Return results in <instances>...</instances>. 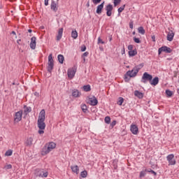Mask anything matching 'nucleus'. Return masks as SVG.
<instances>
[{
	"instance_id": "obj_1",
	"label": "nucleus",
	"mask_w": 179,
	"mask_h": 179,
	"mask_svg": "<svg viewBox=\"0 0 179 179\" xmlns=\"http://www.w3.org/2000/svg\"><path fill=\"white\" fill-rule=\"evenodd\" d=\"M45 110L44 109L41 110L39 113L38 118V128L39 129H45Z\"/></svg>"
},
{
	"instance_id": "obj_2",
	"label": "nucleus",
	"mask_w": 179,
	"mask_h": 179,
	"mask_svg": "<svg viewBox=\"0 0 179 179\" xmlns=\"http://www.w3.org/2000/svg\"><path fill=\"white\" fill-rule=\"evenodd\" d=\"M56 146H57V144H55V143L54 142H50L48 143V145L43 146L41 150L42 156H45V155H48L50 152L53 150V149H55Z\"/></svg>"
},
{
	"instance_id": "obj_3",
	"label": "nucleus",
	"mask_w": 179,
	"mask_h": 179,
	"mask_svg": "<svg viewBox=\"0 0 179 179\" xmlns=\"http://www.w3.org/2000/svg\"><path fill=\"white\" fill-rule=\"evenodd\" d=\"M34 175L36 177H42L43 178H47L48 177V171H45L44 169H36L34 171Z\"/></svg>"
},
{
	"instance_id": "obj_4",
	"label": "nucleus",
	"mask_w": 179,
	"mask_h": 179,
	"mask_svg": "<svg viewBox=\"0 0 179 179\" xmlns=\"http://www.w3.org/2000/svg\"><path fill=\"white\" fill-rule=\"evenodd\" d=\"M52 69H54V59H52V54H50L48 60V72H50V73H51V72H52Z\"/></svg>"
},
{
	"instance_id": "obj_5",
	"label": "nucleus",
	"mask_w": 179,
	"mask_h": 179,
	"mask_svg": "<svg viewBox=\"0 0 179 179\" xmlns=\"http://www.w3.org/2000/svg\"><path fill=\"white\" fill-rule=\"evenodd\" d=\"M152 79H153V76L149 74L148 72H145L141 78V83L146 84L148 82L150 83Z\"/></svg>"
},
{
	"instance_id": "obj_6",
	"label": "nucleus",
	"mask_w": 179,
	"mask_h": 179,
	"mask_svg": "<svg viewBox=\"0 0 179 179\" xmlns=\"http://www.w3.org/2000/svg\"><path fill=\"white\" fill-rule=\"evenodd\" d=\"M162 52H166V54H171L173 52V50L167 46H162L159 48L158 54L160 55Z\"/></svg>"
},
{
	"instance_id": "obj_7",
	"label": "nucleus",
	"mask_w": 179,
	"mask_h": 179,
	"mask_svg": "<svg viewBox=\"0 0 179 179\" xmlns=\"http://www.w3.org/2000/svg\"><path fill=\"white\" fill-rule=\"evenodd\" d=\"M134 73H135V71H134V69L131 71H128L124 75L125 82H129V80L131 79V78H135V76H134Z\"/></svg>"
},
{
	"instance_id": "obj_8",
	"label": "nucleus",
	"mask_w": 179,
	"mask_h": 179,
	"mask_svg": "<svg viewBox=\"0 0 179 179\" xmlns=\"http://www.w3.org/2000/svg\"><path fill=\"white\" fill-rule=\"evenodd\" d=\"M23 115V110H19L18 112L15 113L14 116V121L15 122H19L22 121V116Z\"/></svg>"
},
{
	"instance_id": "obj_9",
	"label": "nucleus",
	"mask_w": 179,
	"mask_h": 179,
	"mask_svg": "<svg viewBox=\"0 0 179 179\" xmlns=\"http://www.w3.org/2000/svg\"><path fill=\"white\" fill-rule=\"evenodd\" d=\"M113 9H114L113 4L109 3L106 6L105 10H106V16H111L113 15Z\"/></svg>"
},
{
	"instance_id": "obj_10",
	"label": "nucleus",
	"mask_w": 179,
	"mask_h": 179,
	"mask_svg": "<svg viewBox=\"0 0 179 179\" xmlns=\"http://www.w3.org/2000/svg\"><path fill=\"white\" fill-rule=\"evenodd\" d=\"M166 159L170 166H174L176 164V159H174V155L170 154L166 157Z\"/></svg>"
},
{
	"instance_id": "obj_11",
	"label": "nucleus",
	"mask_w": 179,
	"mask_h": 179,
	"mask_svg": "<svg viewBox=\"0 0 179 179\" xmlns=\"http://www.w3.org/2000/svg\"><path fill=\"white\" fill-rule=\"evenodd\" d=\"M76 73V69H69L67 71V75L69 78V79H73L75 77V75Z\"/></svg>"
},
{
	"instance_id": "obj_12",
	"label": "nucleus",
	"mask_w": 179,
	"mask_h": 179,
	"mask_svg": "<svg viewBox=\"0 0 179 179\" xmlns=\"http://www.w3.org/2000/svg\"><path fill=\"white\" fill-rule=\"evenodd\" d=\"M50 9L53 10V12H57V10H58V2L52 0L50 4Z\"/></svg>"
},
{
	"instance_id": "obj_13",
	"label": "nucleus",
	"mask_w": 179,
	"mask_h": 179,
	"mask_svg": "<svg viewBox=\"0 0 179 179\" xmlns=\"http://www.w3.org/2000/svg\"><path fill=\"white\" fill-rule=\"evenodd\" d=\"M142 68H143V64H138L133 68V71H134L133 76H136V75H138V72H139Z\"/></svg>"
},
{
	"instance_id": "obj_14",
	"label": "nucleus",
	"mask_w": 179,
	"mask_h": 179,
	"mask_svg": "<svg viewBox=\"0 0 179 179\" xmlns=\"http://www.w3.org/2000/svg\"><path fill=\"white\" fill-rule=\"evenodd\" d=\"M37 40V38H36V36H33L31 38V43H30V48L31 50H36V41Z\"/></svg>"
},
{
	"instance_id": "obj_15",
	"label": "nucleus",
	"mask_w": 179,
	"mask_h": 179,
	"mask_svg": "<svg viewBox=\"0 0 179 179\" xmlns=\"http://www.w3.org/2000/svg\"><path fill=\"white\" fill-rule=\"evenodd\" d=\"M90 100V104L91 106H97L99 101L97 100V98L96 96H92L89 99Z\"/></svg>"
},
{
	"instance_id": "obj_16",
	"label": "nucleus",
	"mask_w": 179,
	"mask_h": 179,
	"mask_svg": "<svg viewBox=\"0 0 179 179\" xmlns=\"http://www.w3.org/2000/svg\"><path fill=\"white\" fill-rule=\"evenodd\" d=\"M130 131L133 135H138V126L136 124H131Z\"/></svg>"
},
{
	"instance_id": "obj_17",
	"label": "nucleus",
	"mask_w": 179,
	"mask_h": 179,
	"mask_svg": "<svg viewBox=\"0 0 179 179\" xmlns=\"http://www.w3.org/2000/svg\"><path fill=\"white\" fill-rule=\"evenodd\" d=\"M103 8H104V1L102 2L101 4L97 6L96 13L97 15H101V12L103 10Z\"/></svg>"
},
{
	"instance_id": "obj_18",
	"label": "nucleus",
	"mask_w": 179,
	"mask_h": 179,
	"mask_svg": "<svg viewBox=\"0 0 179 179\" xmlns=\"http://www.w3.org/2000/svg\"><path fill=\"white\" fill-rule=\"evenodd\" d=\"M159 83V77H155L150 81V85L156 86Z\"/></svg>"
},
{
	"instance_id": "obj_19",
	"label": "nucleus",
	"mask_w": 179,
	"mask_h": 179,
	"mask_svg": "<svg viewBox=\"0 0 179 179\" xmlns=\"http://www.w3.org/2000/svg\"><path fill=\"white\" fill-rule=\"evenodd\" d=\"M62 33H64V28H60L58 31V34L57 36V41H59L62 38Z\"/></svg>"
},
{
	"instance_id": "obj_20",
	"label": "nucleus",
	"mask_w": 179,
	"mask_h": 179,
	"mask_svg": "<svg viewBox=\"0 0 179 179\" xmlns=\"http://www.w3.org/2000/svg\"><path fill=\"white\" fill-rule=\"evenodd\" d=\"M173 38H174V32L169 31L167 34V40L168 41H173Z\"/></svg>"
},
{
	"instance_id": "obj_21",
	"label": "nucleus",
	"mask_w": 179,
	"mask_h": 179,
	"mask_svg": "<svg viewBox=\"0 0 179 179\" xmlns=\"http://www.w3.org/2000/svg\"><path fill=\"white\" fill-rule=\"evenodd\" d=\"M24 113L25 115H27L29 113H31V107L24 105Z\"/></svg>"
},
{
	"instance_id": "obj_22",
	"label": "nucleus",
	"mask_w": 179,
	"mask_h": 179,
	"mask_svg": "<svg viewBox=\"0 0 179 179\" xmlns=\"http://www.w3.org/2000/svg\"><path fill=\"white\" fill-rule=\"evenodd\" d=\"M81 93L78 90H73L72 96L73 97H80Z\"/></svg>"
},
{
	"instance_id": "obj_23",
	"label": "nucleus",
	"mask_w": 179,
	"mask_h": 179,
	"mask_svg": "<svg viewBox=\"0 0 179 179\" xmlns=\"http://www.w3.org/2000/svg\"><path fill=\"white\" fill-rule=\"evenodd\" d=\"M71 169L73 173H76V174H79V166H78V165L71 166Z\"/></svg>"
},
{
	"instance_id": "obj_24",
	"label": "nucleus",
	"mask_w": 179,
	"mask_h": 179,
	"mask_svg": "<svg viewBox=\"0 0 179 179\" xmlns=\"http://www.w3.org/2000/svg\"><path fill=\"white\" fill-rule=\"evenodd\" d=\"M134 96H136V97H138V99H143V93L138 90L134 91Z\"/></svg>"
},
{
	"instance_id": "obj_25",
	"label": "nucleus",
	"mask_w": 179,
	"mask_h": 179,
	"mask_svg": "<svg viewBox=\"0 0 179 179\" xmlns=\"http://www.w3.org/2000/svg\"><path fill=\"white\" fill-rule=\"evenodd\" d=\"M26 146H31L33 145V138L29 137L25 142Z\"/></svg>"
},
{
	"instance_id": "obj_26",
	"label": "nucleus",
	"mask_w": 179,
	"mask_h": 179,
	"mask_svg": "<svg viewBox=\"0 0 179 179\" xmlns=\"http://www.w3.org/2000/svg\"><path fill=\"white\" fill-rule=\"evenodd\" d=\"M136 54H138V51H136V49L129 51V57H135Z\"/></svg>"
},
{
	"instance_id": "obj_27",
	"label": "nucleus",
	"mask_w": 179,
	"mask_h": 179,
	"mask_svg": "<svg viewBox=\"0 0 179 179\" xmlns=\"http://www.w3.org/2000/svg\"><path fill=\"white\" fill-rule=\"evenodd\" d=\"M57 59H58L59 64H64V60L65 59V58L64 57V55H59L57 56Z\"/></svg>"
},
{
	"instance_id": "obj_28",
	"label": "nucleus",
	"mask_w": 179,
	"mask_h": 179,
	"mask_svg": "<svg viewBox=\"0 0 179 179\" xmlns=\"http://www.w3.org/2000/svg\"><path fill=\"white\" fill-rule=\"evenodd\" d=\"M83 89L84 92H90V90H92L90 85H84L83 87Z\"/></svg>"
},
{
	"instance_id": "obj_29",
	"label": "nucleus",
	"mask_w": 179,
	"mask_h": 179,
	"mask_svg": "<svg viewBox=\"0 0 179 179\" xmlns=\"http://www.w3.org/2000/svg\"><path fill=\"white\" fill-rule=\"evenodd\" d=\"M71 37L75 39L78 38V31H76V30L72 31Z\"/></svg>"
},
{
	"instance_id": "obj_30",
	"label": "nucleus",
	"mask_w": 179,
	"mask_h": 179,
	"mask_svg": "<svg viewBox=\"0 0 179 179\" xmlns=\"http://www.w3.org/2000/svg\"><path fill=\"white\" fill-rule=\"evenodd\" d=\"M138 31L140 34H142V35L145 34V29H143V27H139L138 28Z\"/></svg>"
},
{
	"instance_id": "obj_31",
	"label": "nucleus",
	"mask_w": 179,
	"mask_h": 179,
	"mask_svg": "<svg viewBox=\"0 0 179 179\" xmlns=\"http://www.w3.org/2000/svg\"><path fill=\"white\" fill-rule=\"evenodd\" d=\"M165 93L167 97H171V96H173V92L170 91V90H166Z\"/></svg>"
},
{
	"instance_id": "obj_32",
	"label": "nucleus",
	"mask_w": 179,
	"mask_h": 179,
	"mask_svg": "<svg viewBox=\"0 0 179 179\" xmlns=\"http://www.w3.org/2000/svg\"><path fill=\"white\" fill-rule=\"evenodd\" d=\"M80 177H82V178H86V177H87V171H83L80 173Z\"/></svg>"
},
{
	"instance_id": "obj_33",
	"label": "nucleus",
	"mask_w": 179,
	"mask_h": 179,
	"mask_svg": "<svg viewBox=\"0 0 179 179\" xmlns=\"http://www.w3.org/2000/svg\"><path fill=\"white\" fill-rule=\"evenodd\" d=\"M124 9H125V4H124L122 6L120 7L117 9V12H118V15H120L121 14V13L122 12V10H124Z\"/></svg>"
},
{
	"instance_id": "obj_34",
	"label": "nucleus",
	"mask_w": 179,
	"mask_h": 179,
	"mask_svg": "<svg viewBox=\"0 0 179 179\" xmlns=\"http://www.w3.org/2000/svg\"><path fill=\"white\" fill-rule=\"evenodd\" d=\"M81 110H83V113H87V106L86 104L81 105Z\"/></svg>"
},
{
	"instance_id": "obj_35",
	"label": "nucleus",
	"mask_w": 179,
	"mask_h": 179,
	"mask_svg": "<svg viewBox=\"0 0 179 179\" xmlns=\"http://www.w3.org/2000/svg\"><path fill=\"white\" fill-rule=\"evenodd\" d=\"M145 171L147 173H151L152 174H154V176H157V173L155 172V171L152 169H145Z\"/></svg>"
},
{
	"instance_id": "obj_36",
	"label": "nucleus",
	"mask_w": 179,
	"mask_h": 179,
	"mask_svg": "<svg viewBox=\"0 0 179 179\" xmlns=\"http://www.w3.org/2000/svg\"><path fill=\"white\" fill-rule=\"evenodd\" d=\"M105 122L106 124H110V122H111V118L110 117V116H106L105 117Z\"/></svg>"
},
{
	"instance_id": "obj_37",
	"label": "nucleus",
	"mask_w": 179,
	"mask_h": 179,
	"mask_svg": "<svg viewBox=\"0 0 179 179\" xmlns=\"http://www.w3.org/2000/svg\"><path fill=\"white\" fill-rule=\"evenodd\" d=\"M122 103H124V98L120 97L119 101H117V104L119 106H122Z\"/></svg>"
},
{
	"instance_id": "obj_38",
	"label": "nucleus",
	"mask_w": 179,
	"mask_h": 179,
	"mask_svg": "<svg viewBox=\"0 0 179 179\" xmlns=\"http://www.w3.org/2000/svg\"><path fill=\"white\" fill-rule=\"evenodd\" d=\"M12 153H13L12 150H8L6 152L5 156H12Z\"/></svg>"
},
{
	"instance_id": "obj_39",
	"label": "nucleus",
	"mask_w": 179,
	"mask_h": 179,
	"mask_svg": "<svg viewBox=\"0 0 179 179\" xmlns=\"http://www.w3.org/2000/svg\"><path fill=\"white\" fill-rule=\"evenodd\" d=\"M134 41L137 44H141V39H139V38L134 37Z\"/></svg>"
},
{
	"instance_id": "obj_40",
	"label": "nucleus",
	"mask_w": 179,
	"mask_h": 179,
	"mask_svg": "<svg viewBox=\"0 0 179 179\" xmlns=\"http://www.w3.org/2000/svg\"><path fill=\"white\" fill-rule=\"evenodd\" d=\"M114 6H117L119 3H121V0H113Z\"/></svg>"
},
{
	"instance_id": "obj_41",
	"label": "nucleus",
	"mask_w": 179,
	"mask_h": 179,
	"mask_svg": "<svg viewBox=\"0 0 179 179\" xmlns=\"http://www.w3.org/2000/svg\"><path fill=\"white\" fill-rule=\"evenodd\" d=\"M145 176H146V172L145 171H141L140 172V178H142L143 177H145Z\"/></svg>"
},
{
	"instance_id": "obj_42",
	"label": "nucleus",
	"mask_w": 179,
	"mask_h": 179,
	"mask_svg": "<svg viewBox=\"0 0 179 179\" xmlns=\"http://www.w3.org/2000/svg\"><path fill=\"white\" fill-rule=\"evenodd\" d=\"M4 169H6V170H10V169H12V164L6 165Z\"/></svg>"
},
{
	"instance_id": "obj_43",
	"label": "nucleus",
	"mask_w": 179,
	"mask_h": 179,
	"mask_svg": "<svg viewBox=\"0 0 179 179\" xmlns=\"http://www.w3.org/2000/svg\"><path fill=\"white\" fill-rule=\"evenodd\" d=\"M92 1L94 5H97V3H100V2H101V0H92Z\"/></svg>"
},
{
	"instance_id": "obj_44",
	"label": "nucleus",
	"mask_w": 179,
	"mask_h": 179,
	"mask_svg": "<svg viewBox=\"0 0 179 179\" xmlns=\"http://www.w3.org/2000/svg\"><path fill=\"white\" fill-rule=\"evenodd\" d=\"M80 50L82 51V52H85V51H86V45H82Z\"/></svg>"
},
{
	"instance_id": "obj_45",
	"label": "nucleus",
	"mask_w": 179,
	"mask_h": 179,
	"mask_svg": "<svg viewBox=\"0 0 179 179\" xmlns=\"http://www.w3.org/2000/svg\"><path fill=\"white\" fill-rule=\"evenodd\" d=\"M98 44H105L104 41L100 37L98 38Z\"/></svg>"
},
{
	"instance_id": "obj_46",
	"label": "nucleus",
	"mask_w": 179,
	"mask_h": 179,
	"mask_svg": "<svg viewBox=\"0 0 179 179\" xmlns=\"http://www.w3.org/2000/svg\"><path fill=\"white\" fill-rule=\"evenodd\" d=\"M127 48H128L129 51H132L134 50V45H129Z\"/></svg>"
},
{
	"instance_id": "obj_47",
	"label": "nucleus",
	"mask_w": 179,
	"mask_h": 179,
	"mask_svg": "<svg viewBox=\"0 0 179 179\" xmlns=\"http://www.w3.org/2000/svg\"><path fill=\"white\" fill-rule=\"evenodd\" d=\"M38 134H39V135H43V134H44V129H40L38 131Z\"/></svg>"
},
{
	"instance_id": "obj_48",
	"label": "nucleus",
	"mask_w": 179,
	"mask_h": 179,
	"mask_svg": "<svg viewBox=\"0 0 179 179\" xmlns=\"http://www.w3.org/2000/svg\"><path fill=\"white\" fill-rule=\"evenodd\" d=\"M152 41L155 43L156 42V36H155V35L151 36Z\"/></svg>"
},
{
	"instance_id": "obj_49",
	"label": "nucleus",
	"mask_w": 179,
	"mask_h": 179,
	"mask_svg": "<svg viewBox=\"0 0 179 179\" xmlns=\"http://www.w3.org/2000/svg\"><path fill=\"white\" fill-rule=\"evenodd\" d=\"M87 55H89L88 52H85L83 54V57H87Z\"/></svg>"
},
{
	"instance_id": "obj_50",
	"label": "nucleus",
	"mask_w": 179,
	"mask_h": 179,
	"mask_svg": "<svg viewBox=\"0 0 179 179\" xmlns=\"http://www.w3.org/2000/svg\"><path fill=\"white\" fill-rule=\"evenodd\" d=\"M50 0H45V6H48V2Z\"/></svg>"
},
{
	"instance_id": "obj_51",
	"label": "nucleus",
	"mask_w": 179,
	"mask_h": 179,
	"mask_svg": "<svg viewBox=\"0 0 179 179\" xmlns=\"http://www.w3.org/2000/svg\"><path fill=\"white\" fill-rule=\"evenodd\" d=\"M116 124H117V122L114 120L113 122H112L111 125L112 127H114Z\"/></svg>"
},
{
	"instance_id": "obj_52",
	"label": "nucleus",
	"mask_w": 179,
	"mask_h": 179,
	"mask_svg": "<svg viewBox=\"0 0 179 179\" xmlns=\"http://www.w3.org/2000/svg\"><path fill=\"white\" fill-rule=\"evenodd\" d=\"M129 27H130V29H134V24L130 23L129 24Z\"/></svg>"
},
{
	"instance_id": "obj_53",
	"label": "nucleus",
	"mask_w": 179,
	"mask_h": 179,
	"mask_svg": "<svg viewBox=\"0 0 179 179\" xmlns=\"http://www.w3.org/2000/svg\"><path fill=\"white\" fill-rule=\"evenodd\" d=\"M122 55L125 54V48L123 47V50H122Z\"/></svg>"
},
{
	"instance_id": "obj_54",
	"label": "nucleus",
	"mask_w": 179,
	"mask_h": 179,
	"mask_svg": "<svg viewBox=\"0 0 179 179\" xmlns=\"http://www.w3.org/2000/svg\"><path fill=\"white\" fill-rule=\"evenodd\" d=\"M89 6H90V3H89V1L87 3V7L89 8Z\"/></svg>"
},
{
	"instance_id": "obj_55",
	"label": "nucleus",
	"mask_w": 179,
	"mask_h": 179,
	"mask_svg": "<svg viewBox=\"0 0 179 179\" xmlns=\"http://www.w3.org/2000/svg\"><path fill=\"white\" fill-rule=\"evenodd\" d=\"M20 41H22V40L18 39V40L17 41V44H20Z\"/></svg>"
},
{
	"instance_id": "obj_56",
	"label": "nucleus",
	"mask_w": 179,
	"mask_h": 179,
	"mask_svg": "<svg viewBox=\"0 0 179 179\" xmlns=\"http://www.w3.org/2000/svg\"><path fill=\"white\" fill-rule=\"evenodd\" d=\"M31 31H32L31 29H29V30H28V32H29V33H31Z\"/></svg>"
},
{
	"instance_id": "obj_57",
	"label": "nucleus",
	"mask_w": 179,
	"mask_h": 179,
	"mask_svg": "<svg viewBox=\"0 0 179 179\" xmlns=\"http://www.w3.org/2000/svg\"><path fill=\"white\" fill-rule=\"evenodd\" d=\"M12 34H16V32L14 31H12Z\"/></svg>"
},
{
	"instance_id": "obj_58",
	"label": "nucleus",
	"mask_w": 179,
	"mask_h": 179,
	"mask_svg": "<svg viewBox=\"0 0 179 179\" xmlns=\"http://www.w3.org/2000/svg\"><path fill=\"white\" fill-rule=\"evenodd\" d=\"M85 61H86V59L84 58L83 59V62H85Z\"/></svg>"
},
{
	"instance_id": "obj_59",
	"label": "nucleus",
	"mask_w": 179,
	"mask_h": 179,
	"mask_svg": "<svg viewBox=\"0 0 179 179\" xmlns=\"http://www.w3.org/2000/svg\"><path fill=\"white\" fill-rule=\"evenodd\" d=\"M13 85H16V83H13Z\"/></svg>"
},
{
	"instance_id": "obj_60",
	"label": "nucleus",
	"mask_w": 179,
	"mask_h": 179,
	"mask_svg": "<svg viewBox=\"0 0 179 179\" xmlns=\"http://www.w3.org/2000/svg\"><path fill=\"white\" fill-rule=\"evenodd\" d=\"M133 34L135 35V31L133 32Z\"/></svg>"
},
{
	"instance_id": "obj_61",
	"label": "nucleus",
	"mask_w": 179,
	"mask_h": 179,
	"mask_svg": "<svg viewBox=\"0 0 179 179\" xmlns=\"http://www.w3.org/2000/svg\"><path fill=\"white\" fill-rule=\"evenodd\" d=\"M110 41H111V38H110Z\"/></svg>"
},
{
	"instance_id": "obj_62",
	"label": "nucleus",
	"mask_w": 179,
	"mask_h": 179,
	"mask_svg": "<svg viewBox=\"0 0 179 179\" xmlns=\"http://www.w3.org/2000/svg\"><path fill=\"white\" fill-rule=\"evenodd\" d=\"M0 159H1V156H0Z\"/></svg>"
}]
</instances>
